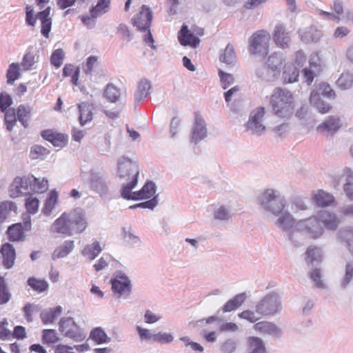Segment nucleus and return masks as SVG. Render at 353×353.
I'll use <instances>...</instances> for the list:
<instances>
[{
    "label": "nucleus",
    "mask_w": 353,
    "mask_h": 353,
    "mask_svg": "<svg viewBox=\"0 0 353 353\" xmlns=\"http://www.w3.org/2000/svg\"><path fill=\"white\" fill-rule=\"evenodd\" d=\"M78 109L79 112V120L81 125L83 126L88 122L92 120L93 107L91 104L87 102H82L78 104Z\"/></svg>",
    "instance_id": "cd10ccee"
},
{
    "label": "nucleus",
    "mask_w": 353,
    "mask_h": 353,
    "mask_svg": "<svg viewBox=\"0 0 353 353\" xmlns=\"http://www.w3.org/2000/svg\"><path fill=\"white\" fill-rule=\"evenodd\" d=\"M22 180L20 176L14 178L13 182L10 186V196L12 198H17L22 196L23 194V190L19 188V185L22 183Z\"/></svg>",
    "instance_id": "603ef678"
},
{
    "label": "nucleus",
    "mask_w": 353,
    "mask_h": 353,
    "mask_svg": "<svg viewBox=\"0 0 353 353\" xmlns=\"http://www.w3.org/2000/svg\"><path fill=\"white\" fill-rule=\"evenodd\" d=\"M112 290L120 296H128L132 292V284L129 277L121 271H116L111 279Z\"/></svg>",
    "instance_id": "9b49d317"
},
{
    "label": "nucleus",
    "mask_w": 353,
    "mask_h": 353,
    "mask_svg": "<svg viewBox=\"0 0 353 353\" xmlns=\"http://www.w3.org/2000/svg\"><path fill=\"white\" fill-rule=\"evenodd\" d=\"M312 90H317L319 95H323L329 99H334L336 97L335 92L332 89L330 85L326 83H320L318 85H315L314 88Z\"/></svg>",
    "instance_id": "49530a36"
},
{
    "label": "nucleus",
    "mask_w": 353,
    "mask_h": 353,
    "mask_svg": "<svg viewBox=\"0 0 353 353\" xmlns=\"http://www.w3.org/2000/svg\"><path fill=\"white\" fill-rule=\"evenodd\" d=\"M338 238L341 242L344 243L349 251L353 254V229L344 228L338 232Z\"/></svg>",
    "instance_id": "c9c22d12"
},
{
    "label": "nucleus",
    "mask_w": 353,
    "mask_h": 353,
    "mask_svg": "<svg viewBox=\"0 0 353 353\" xmlns=\"http://www.w3.org/2000/svg\"><path fill=\"white\" fill-rule=\"evenodd\" d=\"M30 108L26 107L24 105H20L17 108L16 112L17 117V118L25 128H27L28 125V123L27 119H26V117H28V115L30 114Z\"/></svg>",
    "instance_id": "6e6d98bb"
},
{
    "label": "nucleus",
    "mask_w": 353,
    "mask_h": 353,
    "mask_svg": "<svg viewBox=\"0 0 353 353\" xmlns=\"http://www.w3.org/2000/svg\"><path fill=\"white\" fill-rule=\"evenodd\" d=\"M173 340L174 336L171 333L159 332L157 334H154L153 342L155 343L160 344H168L172 343Z\"/></svg>",
    "instance_id": "13d9d810"
},
{
    "label": "nucleus",
    "mask_w": 353,
    "mask_h": 353,
    "mask_svg": "<svg viewBox=\"0 0 353 353\" xmlns=\"http://www.w3.org/2000/svg\"><path fill=\"white\" fill-rule=\"evenodd\" d=\"M322 32L314 27H309L301 34V40L305 43L317 42L321 38Z\"/></svg>",
    "instance_id": "e433bc0d"
},
{
    "label": "nucleus",
    "mask_w": 353,
    "mask_h": 353,
    "mask_svg": "<svg viewBox=\"0 0 353 353\" xmlns=\"http://www.w3.org/2000/svg\"><path fill=\"white\" fill-rule=\"evenodd\" d=\"M66 216L73 233L80 234L86 229L88 222L83 209L76 208L70 213H66Z\"/></svg>",
    "instance_id": "f8f14e48"
},
{
    "label": "nucleus",
    "mask_w": 353,
    "mask_h": 353,
    "mask_svg": "<svg viewBox=\"0 0 353 353\" xmlns=\"http://www.w3.org/2000/svg\"><path fill=\"white\" fill-rule=\"evenodd\" d=\"M247 298L245 292L240 293L234 296L232 299L227 301L222 307L223 312H230L238 309L245 302Z\"/></svg>",
    "instance_id": "c85d7f7f"
},
{
    "label": "nucleus",
    "mask_w": 353,
    "mask_h": 353,
    "mask_svg": "<svg viewBox=\"0 0 353 353\" xmlns=\"http://www.w3.org/2000/svg\"><path fill=\"white\" fill-rule=\"evenodd\" d=\"M28 284L35 291L42 292L47 290L48 284L43 280H39L34 277H30L28 280Z\"/></svg>",
    "instance_id": "5fc2aeb1"
},
{
    "label": "nucleus",
    "mask_w": 353,
    "mask_h": 353,
    "mask_svg": "<svg viewBox=\"0 0 353 353\" xmlns=\"http://www.w3.org/2000/svg\"><path fill=\"white\" fill-rule=\"evenodd\" d=\"M219 76L220 78L221 85L224 90L229 88L234 82V78L231 74L226 73L221 70H219Z\"/></svg>",
    "instance_id": "4d7b16f0"
},
{
    "label": "nucleus",
    "mask_w": 353,
    "mask_h": 353,
    "mask_svg": "<svg viewBox=\"0 0 353 353\" xmlns=\"http://www.w3.org/2000/svg\"><path fill=\"white\" fill-rule=\"evenodd\" d=\"M178 39L182 46H190L193 48L196 46L200 43V39L190 33L187 26H182L180 32H179Z\"/></svg>",
    "instance_id": "412c9836"
},
{
    "label": "nucleus",
    "mask_w": 353,
    "mask_h": 353,
    "mask_svg": "<svg viewBox=\"0 0 353 353\" xmlns=\"http://www.w3.org/2000/svg\"><path fill=\"white\" fill-rule=\"evenodd\" d=\"M315 203L320 207H325L332 205L334 203V196L322 190H319L313 196Z\"/></svg>",
    "instance_id": "473e14b6"
},
{
    "label": "nucleus",
    "mask_w": 353,
    "mask_h": 353,
    "mask_svg": "<svg viewBox=\"0 0 353 353\" xmlns=\"http://www.w3.org/2000/svg\"><path fill=\"white\" fill-rule=\"evenodd\" d=\"M36 62L34 54L28 50L23 56L21 65L25 70H30Z\"/></svg>",
    "instance_id": "0e129e2a"
},
{
    "label": "nucleus",
    "mask_w": 353,
    "mask_h": 353,
    "mask_svg": "<svg viewBox=\"0 0 353 353\" xmlns=\"http://www.w3.org/2000/svg\"><path fill=\"white\" fill-rule=\"evenodd\" d=\"M281 309V299L276 292L264 296L255 307L256 312L263 316L274 315L280 312Z\"/></svg>",
    "instance_id": "423d86ee"
},
{
    "label": "nucleus",
    "mask_w": 353,
    "mask_h": 353,
    "mask_svg": "<svg viewBox=\"0 0 353 353\" xmlns=\"http://www.w3.org/2000/svg\"><path fill=\"white\" fill-rule=\"evenodd\" d=\"M104 97L110 102H116L120 97V92L112 83L107 85L104 92Z\"/></svg>",
    "instance_id": "de8ad7c7"
},
{
    "label": "nucleus",
    "mask_w": 353,
    "mask_h": 353,
    "mask_svg": "<svg viewBox=\"0 0 353 353\" xmlns=\"http://www.w3.org/2000/svg\"><path fill=\"white\" fill-rule=\"evenodd\" d=\"M236 53L232 44L228 43L223 52L220 54L219 60L228 65L234 64L236 62Z\"/></svg>",
    "instance_id": "4c0bfd02"
},
{
    "label": "nucleus",
    "mask_w": 353,
    "mask_h": 353,
    "mask_svg": "<svg viewBox=\"0 0 353 353\" xmlns=\"http://www.w3.org/2000/svg\"><path fill=\"white\" fill-rule=\"evenodd\" d=\"M336 85L342 90H347L353 85V74L344 72L341 74L336 81Z\"/></svg>",
    "instance_id": "a18cd8bd"
},
{
    "label": "nucleus",
    "mask_w": 353,
    "mask_h": 353,
    "mask_svg": "<svg viewBox=\"0 0 353 353\" xmlns=\"http://www.w3.org/2000/svg\"><path fill=\"white\" fill-rule=\"evenodd\" d=\"M17 205L12 201H6L0 203V223H2L9 216L10 213L17 211Z\"/></svg>",
    "instance_id": "79ce46f5"
},
{
    "label": "nucleus",
    "mask_w": 353,
    "mask_h": 353,
    "mask_svg": "<svg viewBox=\"0 0 353 353\" xmlns=\"http://www.w3.org/2000/svg\"><path fill=\"white\" fill-rule=\"evenodd\" d=\"M151 90V82L148 79H143L140 80L134 92L135 103H138L145 99L150 94Z\"/></svg>",
    "instance_id": "a878e982"
},
{
    "label": "nucleus",
    "mask_w": 353,
    "mask_h": 353,
    "mask_svg": "<svg viewBox=\"0 0 353 353\" xmlns=\"http://www.w3.org/2000/svg\"><path fill=\"white\" fill-rule=\"evenodd\" d=\"M231 217V210L230 207L221 205L214 209L213 219L219 221H227Z\"/></svg>",
    "instance_id": "ea45409f"
},
{
    "label": "nucleus",
    "mask_w": 353,
    "mask_h": 353,
    "mask_svg": "<svg viewBox=\"0 0 353 353\" xmlns=\"http://www.w3.org/2000/svg\"><path fill=\"white\" fill-rule=\"evenodd\" d=\"M275 216H277V219L274 222V225L286 233L292 229L298 222V220L289 211L285 209L281 214H276Z\"/></svg>",
    "instance_id": "2eb2a0df"
},
{
    "label": "nucleus",
    "mask_w": 353,
    "mask_h": 353,
    "mask_svg": "<svg viewBox=\"0 0 353 353\" xmlns=\"http://www.w3.org/2000/svg\"><path fill=\"white\" fill-rule=\"evenodd\" d=\"M245 353H268L265 342L258 336L248 337Z\"/></svg>",
    "instance_id": "b1692460"
},
{
    "label": "nucleus",
    "mask_w": 353,
    "mask_h": 353,
    "mask_svg": "<svg viewBox=\"0 0 353 353\" xmlns=\"http://www.w3.org/2000/svg\"><path fill=\"white\" fill-rule=\"evenodd\" d=\"M265 114V110L263 107H258L253 110L245 124L246 131L251 134L261 135L266 130L265 125L263 123Z\"/></svg>",
    "instance_id": "1a4fd4ad"
},
{
    "label": "nucleus",
    "mask_w": 353,
    "mask_h": 353,
    "mask_svg": "<svg viewBox=\"0 0 353 353\" xmlns=\"http://www.w3.org/2000/svg\"><path fill=\"white\" fill-rule=\"evenodd\" d=\"M57 194L55 192H52L50 193V196L46 199L44 207L42 210V212L46 215H49L53 208H54L55 204L57 201Z\"/></svg>",
    "instance_id": "864d4df0"
},
{
    "label": "nucleus",
    "mask_w": 353,
    "mask_h": 353,
    "mask_svg": "<svg viewBox=\"0 0 353 353\" xmlns=\"http://www.w3.org/2000/svg\"><path fill=\"white\" fill-rule=\"evenodd\" d=\"M19 68V65L18 63H12L10 65L6 73L7 83L8 84H13L14 81L20 77L21 74Z\"/></svg>",
    "instance_id": "8fccbe9b"
},
{
    "label": "nucleus",
    "mask_w": 353,
    "mask_h": 353,
    "mask_svg": "<svg viewBox=\"0 0 353 353\" xmlns=\"http://www.w3.org/2000/svg\"><path fill=\"white\" fill-rule=\"evenodd\" d=\"M102 251L100 243L97 241H93L91 244L86 245L83 249L81 254L88 257L90 260H94Z\"/></svg>",
    "instance_id": "f704fd0d"
},
{
    "label": "nucleus",
    "mask_w": 353,
    "mask_h": 353,
    "mask_svg": "<svg viewBox=\"0 0 353 353\" xmlns=\"http://www.w3.org/2000/svg\"><path fill=\"white\" fill-rule=\"evenodd\" d=\"M208 130L203 117L198 113H194V121L192 130L191 141L195 144L207 137Z\"/></svg>",
    "instance_id": "ddd939ff"
},
{
    "label": "nucleus",
    "mask_w": 353,
    "mask_h": 353,
    "mask_svg": "<svg viewBox=\"0 0 353 353\" xmlns=\"http://www.w3.org/2000/svg\"><path fill=\"white\" fill-rule=\"evenodd\" d=\"M153 19L152 12L151 9L145 5H143L140 12L132 18V24L137 29L143 32V41L149 44L153 49H156L157 46L154 45V39L152 35L150 27Z\"/></svg>",
    "instance_id": "20e7f679"
},
{
    "label": "nucleus",
    "mask_w": 353,
    "mask_h": 353,
    "mask_svg": "<svg viewBox=\"0 0 353 353\" xmlns=\"http://www.w3.org/2000/svg\"><path fill=\"white\" fill-rule=\"evenodd\" d=\"M90 336L98 344L108 343L110 341V338L107 336L101 327H96L92 330Z\"/></svg>",
    "instance_id": "37998d69"
},
{
    "label": "nucleus",
    "mask_w": 353,
    "mask_h": 353,
    "mask_svg": "<svg viewBox=\"0 0 353 353\" xmlns=\"http://www.w3.org/2000/svg\"><path fill=\"white\" fill-rule=\"evenodd\" d=\"M0 252L3 256V264L6 269L11 268L14 263L16 254L13 245L9 243L2 245Z\"/></svg>",
    "instance_id": "4be33fe9"
},
{
    "label": "nucleus",
    "mask_w": 353,
    "mask_h": 353,
    "mask_svg": "<svg viewBox=\"0 0 353 353\" xmlns=\"http://www.w3.org/2000/svg\"><path fill=\"white\" fill-rule=\"evenodd\" d=\"M11 297V294L7 289L4 279L0 276V304L8 303Z\"/></svg>",
    "instance_id": "bf43d9fd"
},
{
    "label": "nucleus",
    "mask_w": 353,
    "mask_h": 353,
    "mask_svg": "<svg viewBox=\"0 0 353 353\" xmlns=\"http://www.w3.org/2000/svg\"><path fill=\"white\" fill-rule=\"evenodd\" d=\"M306 262L307 263H319L321 261V254L319 248L309 247L306 251Z\"/></svg>",
    "instance_id": "09e8293b"
},
{
    "label": "nucleus",
    "mask_w": 353,
    "mask_h": 353,
    "mask_svg": "<svg viewBox=\"0 0 353 353\" xmlns=\"http://www.w3.org/2000/svg\"><path fill=\"white\" fill-rule=\"evenodd\" d=\"M88 183L89 189L101 199H110L111 198L110 180L105 172L90 170Z\"/></svg>",
    "instance_id": "39448f33"
},
{
    "label": "nucleus",
    "mask_w": 353,
    "mask_h": 353,
    "mask_svg": "<svg viewBox=\"0 0 353 353\" xmlns=\"http://www.w3.org/2000/svg\"><path fill=\"white\" fill-rule=\"evenodd\" d=\"M301 229L299 224L296 223L292 229L286 233L288 239L295 248L304 245L305 240L308 238Z\"/></svg>",
    "instance_id": "5701e85b"
},
{
    "label": "nucleus",
    "mask_w": 353,
    "mask_h": 353,
    "mask_svg": "<svg viewBox=\"0 0 353 353\" xmlns=\"http://www.w3.org/2000/svg\"><path fill=\"white\" fill-rule=\"evenodd\" d=\"M30 191L42 193L46 192L48 188V180L44 178L41 179L39 178H36L33 175H30Z\"/></svg>",
    "instance_id": "72a5a7b5"
},
{
    "label": "nucleus",
    "mask_w": 353,
    "mask_h": 353,
    "mask_svg": "<svg viewBox=\"0 0 353 353\" xmlns=\"http://www.w3.org/2000/svg\"><path fill=\"white\" fill-rule=\"evenodd\" d=\"M110 0H98L95 6L90 8V12H97L99 15L106 12L105 8L109 7Z\"/></svg>",
    "instance_id": "338daca9"
},
{
    "label": "nucleus",
    "mask_w": 353,
    "mask_h": 353,
    "mask_svg": "<svg viewBox=\"0 0 353 353\" xmlns=\"http://www.w3.org/2000/svg\"><path fill=\"white\" fill-rule=\"evenodd\" d=\"M7 232L9 239L12 241H23L25 238L20 223H15L10 226Z\"/></svg>",
    "instance_id": "58836bf2"
},
{
    "label": "nucleus",
    "mask_w": 353,
    "mask_h": 353,
    "mask_svg": "<svg viewBox=\"0 0 353 353\" xmlns=\"http://www.w3.org/2000/svg\"><path fill=\"white\" fill-rule=\"evenodd\" d=\"M341 177L345 178L343 190L346 196L353 201V171L350 168H345Z\"/></svg>",
    "instance_id": "c756f323"
},
{
    "label": "nucleus",
    "mask_w": 353,
    "mask_h": 353,
    "mask_svg": "<svg viewBox=\"0 0 353 353\" xmlns=\"http://www.w3.org/2000/svg\"><path fill=\"white\" fill-rule=\"evenodd\" d=\"M270 105L274 114L280 118H290L294 111L293 95L288 90L276 88L270 97Z\"/></svg>",
    "instance_id": "f03ea898"
},
{
    "label": "nucleus",
    "mask_w": 353,
    "mask_h": 353,
    "mask_svg": "<svg viewBox=\"0 0 353 353\" xmlns=\"http://www.w3.org/2000/svg\"><path fill=\"white\" fill-rule=\"evenodd\" d=\"M254 329L259 333L279 338L282 334L281 330L274 323L261 321L254 324Z\"/></svg>",
    "instance_id": "dca6fc26"
},
{
    "label": "nucleus",
    "mask_w": 353,
    "mask_h": 353,
    "mask_svg": "<svg viewBox=\"0 0 353 353\" xmlns=\"http://www.w3.org/2000/svg\"><path fill=\"white\" fill-rule=\"evenodd\" d=\"M117 174L121 184V197H127L130 190H133L138 182L139 168L137 163L125 156L117 161Z\"/></svg>",
    "instance_id": "f257e3e1"
},
{
    "label": "nucleus",
    "mask_w": 353,
    "mask_h": 353,
    "mask_svg": "<svg viewBox=\"0 0 353 353\" xmlns=\"http://www.w3.org/2000/svg\"><path fill=\"white\" fill-rule=\"evenodd\" d=\"M59 330L65 337L76 342L83 341L86 335L72 317H63L59 323Z\"/></svg>",
    "instance_id": "0eeeda50"
},
{
    "label": "nucleus",
    "mask_w": 353,
    "mask_h": 353,
    "mask_svg": "<svg viewBox=\"0 0 353 353\" xmlns=\"http://www.w3.org/2000/svg\"><path fill=\"white\" fill-rule=\"evenodd\" d=\"M130 190L127 197H123L126 200H140L151 198L156 192V185L153 181H148L142 188L137 192Z\"/></svg>",
    "instance_id": "4468645a"
},
{
    "label": "nucleus",
    "mask_w": 353,
    "mask_h": 353,
    "mask_svg": "<svg viewBox=\"0 0 353 353\" xmlns=\"http://www.w3.org/2000/svg\"><path fill=\"white\" fill-rule=\"evenodd\" d=\"M353 279V264L347 263L345 265V275L341 281V287L346 288Z\"/></svg>",
    "instance_id": "e2e57ef3"
},
{
    "label": "nucleus",
    "mask_w": 353,
    "mask_h": 353,
    "mask_svg": "<svg viewBox=\"0 0 353 353\" xmlns=\"http://www.w3.org/2000/svg\"><path fill=\"white\" fill-rule=\"evenodd\" d=\"M256 76L261 79L266 81H273L276 80L279 76V70H272L267 65L259 67L256 70Z\"/></svg>",
    "instance_id": "2f4dec72"
},
{
    "label": "nucleus",
    "mask_w": 353,
    "mask_h": 353,
    "mask_svg": "<svg viewBox=\"0 0 353 353\" xmlns=\"http://www.w3.org/2000/svg\"><path fill=\"white\" fill-rule=\"evenodd\" d=\"M64 53L62 49H57L52 54L50 61L56 68H59L63 63Z\"/></svg>",
    "instance_id": "774afa93"
},
{
    "label": "nucleus",
    "mask_w": 353,
    "mask_h": 353,
    "mask_svg": "<svg viewBox=\"0 0 353 353\" xmlns=\"http://www.w3.org/2000/svg\"><path fill=\"white\" fill-rule=\"evenodd\" d=\"M51 231L65 236H72L74 233L70 225L66 213H63L54 221L51 226Z\"/></svg>",
    "instance_id": "a211bd4d"
},
{
    "label": "nucleus",
    "mask_w": 353,
    "mask_h": 353,
    "mask_svg": "<svg viewBox=\"0 0 353 353\" xmlns=\"http://www.w3.org/2000/svg\"><path fill=\"white\" fill-rule=\"evenodd\" d=\"M270 34L263 30L254 33L249 39V50L253 54L265 55L268 52Z\"/></svg>",
    "instance_id": "6e6552de"
},
{
    "label": "nucleus",
    "mask_w": 353,
    "mask_h": 353,
    "mask_svg": "<svg viewBox=\"0 0 353 353\" xmlns=\"http://www.w3.org/2000/svg\"><path fill=\"white\" fill-rule=\"evenodd\" d=\"M342 124L338 116H330L319 125L317 130L321 132H336Z\"/></svg>",
    "instance_id": "aec40b11"
},
{
    "label": "nucleus",
    "mask_w": 353,
    "mask_h": 353,
    "mask_svg": "<svg viewBox=\"0 0 353 353\" xmlns=\"http://www.w3.org/2000/svg\"><path fill=\"white\" fill-rule=\"evenodd\" d=\"M299 75V71L296 67L293 65L285 66L283 74L284 83H292L297 81Z\"/></svg>",
    "instance_id": "a19ab883"
},
{
    "label": "nucleus",
    "mask_w": 353,
    "mask_h": 353,
    "mask_svg": "<svg viewBox=\"0 0 353 353\" xmlns=\"http://www.w3.org/2000/svg\"><path fill=\"white\" fill-rule=\"evenodd\" d=\"M260 208L274 215L279 214L285 209L287 201L278 190L267 189L257 198Z\"/></svg>",
    "instance_id": "7ed1b4c3"
},
{
    "label": "nucleus",
    "mask_w": 353,
    "mask_h": 353,
    "mask_svg": "<svg viewBox=\"0 0 353 353\" xmlns=\"http://www.w3.org/2000/svg\"><path fill=\"white\" fill-rule=\"evenodd\" d=\"M297 223L301 228V230L305 232L309 239H319L324 232L323 227L319 223L316 215L307 219H299Z\"/></svg>",
    "instance_id": "9d476101"
},
{
    "label": "nucleus",
    "mask_w": 353,
    "mask_h": 353,
    "mask_svg": "<svg viewBox=\"0 0 353 353\" xmlns=\"http://www.w3.org/2000/svg\"><path fill=\"white\" fill-rule=\"evenodd\" d=\"M74 248V241L67 240L59 247H57L52 254V259L55 261L58 259L63 258L68 255Z\"/></svg>",
    "instance_id": "7c9ffc66"
},
{
    "label": "nucleus",
    "mask_w": 353,
    "mask_h": 353,
    "mask_svg": "<svg viewBox=\"0 0 353 353\" xmlns=\"http://www.w3.org/2000/svg\"><path fill=\"white\" fill-rule=\"evenodd\" d=\"M273 39L276 46L283 49L289 47L291 39L283 24L279 23L275 26Z\"/></svg>",
    "instance_id": "f3484780"
},
{
    "label": "nucleus",
    "mask_w": 353,
    "mask_h": 353,
    "mask_svg": "<svg viewBox=\"0 0 353 353\" xmlns=\"http://www.w3.org/2000/svg\"><path fill=\"white\" fill-rule=\"evenodd\" d=\"M237 347V341L233 339H228L220 346L222 353H233Z\"/></svg>",
    "instance_id": "052dcab7"
},
{
    "label": "nucleus",
    "mask_w": 353,
    "mask_h": 353,
    "mask_svg": "<svg viewBox=\"0 0 353 353\" xmlns=\"http://www.w3.org/2000/svg\"><path fill=\"white\" fill-rule=\"evenodd\" d=\"M310 103L321 114L328 112L332 108L329 103L321 99L317 90H312L310 93Z\"/></svg>",
    "instance_id": "bb28decb"
},
{
    "label": "nucleus",
    "mask_w": 353,
    "mask_h": 353,
    "mask_svg": "<svg viewBox=\"0 0 353 353\" xmlns=\"http://www.w3.org/2000/svg\"><path fill=\"white\" fill-rule=\"evenodd\" d=\"M50 7H48L37 14V18L41 22V33L46 38L49 37V33L52 27V19L50 17Z\"/></svg>",
    "instance_id": "393cba45"
},
{
    "label": "nucleus",
    "mask_w": 353,
    "mask_h": 353,
    "mask_svg": "<svg viewBox=\"0 0 353 353\" xmlns=\"http://www.w3.org/2000/svg\"><path fill=\"white\" fill-rule=\"evenodd\" d=\"M265 65L270 67L272 70H279L280 74L283 65L282 56L278 53L272 54L268 57Z\"/></svg>",
    "instance_id": "c03bdc74"
},
{
    "label": "nucleus",
    "mask_w": 353,
    "mask_h": 353,
    "mask_svg": "<svg viewBox=\"0 0 353 353\" xmlns=\"http://www.w3.org/2000/svg\"><path fill=\"white\" fill-rule=\"evenodd\" d=\"M43 341L46 343H54L57 342L59 339L57 336L55 330H43Z\"/></svg>",
    "instance_id": "69168bd1"
},
{
    "label": "nucleus",
    "mask_w": 353,
    "mask_h": 353,
    "mask_svg": "<svg viewBox=\"0 0 353 353\" xmlns=\"http://www.w3.org/2000/svg\"><path fill=\"white\" fill-rule=\"evenodd\" d=\"M5 123L7 130L12 131L14 125L17 123V114L14 108H9L5 112Z\"/></svg>",
    "instance_id": "3c124183"
},
{
    "label": "nucleus",
    "mask_w": 353,
    "mask_h": 353,
    "mask_svg": "<svg viewBox=\"0 0 353 353\" xmlns=\"http://www.w3.org/2000/svg\"><path fill=\"white\" fill-rule=\"evenodd\" d=\"M319 223H323L325 228L330 230H334L336 229L339 224V219L337 216L331 213L327 210H321L316 215Z\"/></svg>",
    "instance_id": "6ab92c4d"
},
{
    "label": "nucleus",
    "mask_w": 353,
    "mask_h": 353,
    "mask_svg": "<svg viewBox=\"0 0 353 353\" xmlns=\"http://www.w3.org/2000/svg\"><path fill=\"white\" fill-rule=\"evenodd\" d=\"M100 15L97 12H90L89 15H82L80 17L81 20L84 26L88 28L92 29L96 25V19Z\"/></svg>",
    "instance_id": "680f3d73"
}]
</instances>
